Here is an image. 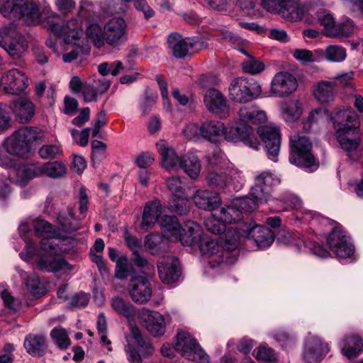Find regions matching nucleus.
I'll return each instance as SVG.
<instances>
[{
  "mask_svg": "<svg viewBox=\"0 0 363 363\" xmlns=\"http://www.w3.org/2000/svg\"><path fill=\"white\" fill-rule=\"evenodd\" d=\"M199 43L198 38H184L178 33H172L167 38L168 48L177 58H182L186 56L189 51Z\"/></svg>",
  "mask_w": 363,
  "mask_h": 363,
  "instance_id": "aec40b11",
  "label": "nucleus"
},
{
  "mask_svg": "<svg viewBox=\"0 0 363 363\" xmlns=\"http://www.w3.org/2000/svg\"><path fill=\"white\" fill-rule=\"evenodd\" d=\"M192 199L198 208L205 211H213L221 203L219 194L208 189L196 190L192 196Z\"/></svg>",
  "mask_w": 363,
  "mask_h": 363,
  "instance_id": "c756f323",
  "label": "nucleus"
},
{
  "mask_svg": "<svg viewBox=\"0 0 363 363\" xmlns=\"http://www.w3.org/2000/svg\"><path fill=\"white\" fill-rule=\"evenodd\" d=\"M157 267L160 278L164 284L176 281L181 274L179 260L174 257H164Z\"/></svg>",
  "mask_w": 363,
  "mask_h": 363,
  "instance_id": "bb28decb",
  "label": "nucleus"
},
{
  "mask_svg": "<svg viewBox=\"0 0 363 363\" xmlns=\"http://www.w3.org/2000/svg\"><path fill=\"white\" fill-rule=\"evenodd\" d=\"M91 5L89 2L81 1L78 16L67 21L63 20L61 16L53 11L50 7H45L43 11L45 16L43 25L55 36L64 37L66 41L79 39L83 33L82 18H86L91 16Z\"/></svg>",
  "mask_w": 363,
  "mask_h": 363,
  "instance_id": "7ed1b4c3",
  "label": "nucleus"
},
{
  "mask_svg": "<svg viewBox=\"0 0 363 363\" xmlns=\"http://www.w3.org/2000/svg\"><path fill=\"white\" fill-rule=\"evenodd\" d=\"M110 86V82L101 77L92 82L84 83L82 91V96L86 102H91L97 100L99 96L104 94Z\"/></svg>",
  "mask_w": 363,
  "mask_h": 363,
  "instance_id": "7c9ffc66",
  "label": "nucleus"
},
{
  "mask_svg": "<svg viewBox=\"0 0 363 363\" xmlns=\"http://www.w3.org/2000/svg\"><path fill=\"white\" fill-rule=\"evenodd\" d=\"M106 43L117 45L127 38V23L121 17H113L104 23Z\"/></svg>",
  "mask_w": 363,
  "mask_h": 363,
  "instance_id": "412c9836",
  "label": "nucleus"
},
{
  "mask_svg": "<svg viewBox=\"0 0 363 363\" xmlns=\"http://www.w3.org/2000/svg\"><path fill=\"white\" fill-rule=\"evenodd\" d=\"M247 224L240 230L237 228L230 227L225 231L224 236L222 238V247L225 252L233 251L238 248L240 244V239L242 236H245L243 230L245 229Z\"/></svg>",
  "mask_w": 363,
  "mask_h": 363,
  "instance_id": "a19ab883",
  "label": "nucleus"
},
{
  "mask_svg": "<svg viewBox=\"0 0 363 363\" xmlns=\"http://www.w3.org/2000/svg\"><path fill=\"white\" fill-rule=\"evenodd\" d=\"M11 172L16 177L14 182L25 185L31 179L40 177L39 163L23 164L11 169Z\"/></svg>",
  "mask_w": 363,
  "mask_h": 363,
  "instance_id": "473e14b6",
  "label": "nucleus"
},
{
  "mask_svg": "<svg viewBox=\"0 0 363 363\" xmlns=\"http://www.w3.org/2000/svg\"><path fill=\"white\" fill-rule=\"evenodd\" d=\"M262 93L261 85L254 79L237 77L230 84V99L237 103H247L257 99Z\"/></svg>",
  "mask_w": 363,
  "mask_h": 363,
  "instance_id": "6e6552de",
  "label": "nucleus"
},
{
  "mask_svg": "<svg viewBox=\"0 0 363 363\" xmlns=\"http://www.w3.org/2000/svg\"><path fill=\"white\" fill-rule=\"evenodd\" d=\"M280 113L282 119L286 123L297 121L303 113V107L300 101L291 99L280 104Z\"/></svg>",
  "mask_w": 363,
  "mask_h": 363,
  "instance_id": "4c0bfd02",
  "label": "nucleus"
},
{
  "mask_svg": "<svg viewBox=\"0 0 363 363\" xmlns=\"http://www.w3.org/2000/svg\"><path fill=\"white\" fill-rule=\"evenodd\" d=\"M125 242L128 247L133 251V262L139 268V270L147 277H151L155 274L154 264L149 262L139 254L141 248V242L135 236L125 235Z\"/></svg>",
  "mask_w": 363,
  "mask_h": 363,
  "instance_id": "393cba45",
  "label": "nucleus"
},
{
  "mask_svg": "<svg viewBox=\"0 0 363 363\" xmlns=\"http://www.w3.org/2000/svg\"><path fill=\"white\" fill-rule=\"evenodd\" d=\"M335 136L340 147L345 152H348V155L351 160H355L350 155V152L357 150L360 145V135L355 125L347 127L346 128H338L335 131Z\"/></svg>",
  "mask_w": 363,
  "mask_h": 363,
  "instance_id": "5701e85b",
  "label": "nucleus"
},
{
  "mask_svg": "<svg viewBox=\"0 0 363 363\" xmlns=\"http://www.w3.org/2000/svg\"><path fill=\"white\" fill-rule=\"evenodd\" d=\"M296 79L288 72L277 73L270 83L269 94L272 96L285 98L293 94L297 89Z\"/></svg>",
  "mask_w": 363,
  "mask_h": 363,
  "instance_id": "dca6fc26",
  "label": "nucleus"
},
{
  "mask_svg": "<svg viewBox=\"0 0 363 363\" xmlns=\"http://www.w3.org/2000/svg\"><path fill=\"white\" fill-rule=\"evenodd\" d=\"M104 24L99 22H89L86 26L85 35L88 41L96 47H102L106 42Z\"/></svg>",
  "mask_w": 363,
  "mask_h": 363,
  "instance_id": "ea45409f",
  "label": "nucleus"
},
{
  "mask_svg": "<svg viewBox=\"0 0 363 363\" xmlns=\"http://www.w3.org/2000/svg\"><path fill=\"white\" fill-rule=\"evenodd\" d=\"M316 19L321 26L324 27V33L330 37V32H333L335 26V21L333 16L325 11H318L316 13Z\"/></svg>",
  "mask_w": 363,
  "mask_h": 363,
  "instance_id": "052dcab7",
  "label": "nucleus"
},
{
  "mask_svg": "<svg viewBox=\"0 0 363 363\" xmlns=\"http://www.w3.org/2000/svg\"><path fill=\"white\" fill-rule=\"evenodd\" d=\"M157 150L161 157V164L167 170L179 169L182 165V157L177 155L175 150L169 146L167 141L161 140L156 144Z\"/></svg>",
  "mask_w": 363,
  "mask_h": 363,
  "instance_id": "cd10ccee",
  "label": "nucleus"
},
{
  "mask_svg": "<svg viewBox=\"0 0 363 363\" xmlns=\"http://www.w3.org/2000/svg\"><path fill=\"white\" fill-rule=\"evenodd\" d=\"M330 118L333 123L335 131L338 128L342 129L354 126L353 123L357 119V113L350 108H336L333 111Z\"/></svg>",
  "mask_w": 363,
  "mask_h": 363,
  "instance_id": "c9c22d12",
  "label": "nucleus"
},
{
  "mask_svg": "<svg viewBox=\"0 0 363 363\" xmlns=\"http://www.w3.org/2000/svg\"><path fill=\"white\" fill-rule=\"evenodd\" d=\"M206 180L209 186L217 189H224L230 184L227 167L209 170L206 176Z\"/></svg>",
  "mask_w": 363,
  "mask_h": 363,
  "instance_id": "79ce46f5",
  "label": "nucleus"
},
{
  "mask_svg": "<svg viewBox=\"0 0 363 363\" xmlns=\"http://www.w3.org/2000/svg\"><path fill=\"white\" fill-rule=\"evenodd\" d=\"M199 250L203 255L208 258L209 264L212 268L218 264L231 263L228 252H225L223 247H221L216 240L207 235H203Z\"/></svg>",
  "mask_w": 363,
  "mask_h": 363,
  "instance_id": "4468645a",
  "label": "nucleus"
},
{
  "mask_svg": "<svg viewBox=\"0 0 363 363\" xmlns=\"http://www.w3.org/2000/svg\"><path fill=\"white\" fill-rule=\"evenodd\" d=\"M238 117V123L229 127L225 133V139L230 142L242 141L253 150H259L260 144L257 138L252 136L250 124L266 122V112L256 106H245L240 109Z\"/></svg>",
  "mask_w": 363,
  "mask_h": 363,
  "instance_id": "20e7f679",
  "label": "nucleus"
},
{
  "mask_svg": "<svg viewBox=\"0 0 363 363\" xmlns=\"http://www.w3.org/2000/svg\"><path fill=\"white\" fill-rule=\"evenodd\" d=\"M14 111L21 123H27L33 116L35 108L33 103L26 99H21L14 104Z\"/></svg>",
  "mask_w": 363,
  "mask_h": 363,
  "instance_id": "3c124183",
  "label": "nucleus"
},
{
  "mask_svg": "<svg viewBox=\"0 0 363 363\" xmlns=\"http://www.w3.org/2000/svg\"><path fill=\"white\" fill-rule=\"evenodd\" d=\"M256 209V202L251 198L242 197L233 199L231 204L220 211V216L225 223H235L242 218V213Z\"/></svg>",
  "mask_w": 363,
  "mask_h": 363,
  "instance_id": "ddd939ff",
  "label": "nucleus"
},
{
  "mask_svg": "<svg viewBox=\"0 0 363 363\" xmlns=\"http://www.w3.org/2000/svg\"><path fill=\"white\" fill-rule=\"evenodd\" d=\"M257 133L264 144L268 158L277 162L281 147V136L279 129L269 125L260 126L257 129Z\"/></svg>",
  "mask_w": 363,
  "mask_h": 363,
  "instance_id": "f3484780",
  "label": "nucleus"
},
{
  "mask_svg": "<svg viewBox=\"0 0 363 363\" xmlns=\"http://www.w3.org/2000/svg\"><path fill=\"white\" fill-rule=\"evenodd\" d=\"M1 13L6 17L22 18L29 26H36L41 19L39 4L35 0H6L0 8Z\"/></svg>",
  "mask_w": 363,
  "mask_h": 363,
  "instance_id": "39448f33",
  "label": "nucleus"
},
{
  "mask_svg": "<svg viewBox=\"0 0 363 363\" xmlns=\"http://www.w3.org/2000/svg\"><path fill=\"white\" fill-rule=\"evenodd\" d=\"M328 351L326 343L317 337H312L306 342L303 358L308 363H318Z\"/></svg>",
  "mask_w": 363,
  "mask_h": 363,
  "instance_id": "c85d7f7f",
  "label": "nucleus"
},
{
  "mask_svg": "<svg viewBox=\"0 0 363 363\" xmlns=\"http://www.w3.org/2000/svg\"><path fill=\"white\" fill-rule=\"evenodd\" d=\"M23 345L26 352L33 357L44 355L47 347L45 336L38 334L26 335Z\"/></svg>",
  "mask_w": 363,
  "mask_h": 363,
  "instance_id": "e433bc0d",
  "label": "nucleus"
},
{
  "mask_svg": "<svg viewBox=\"0 0 363 363\" xmlns=\"http://www.w3.org/2000/svg\"><path fill=\"white\" fill-rule=\"evenodd\" d=\"M0 46L13 58H21L28 49L25 37L14 29H0Z\"/></svg>",
  "mask_w": 363,
  "mask_h": 363,
  "instance_id": "f8f14e48",
  "label": "nucleus"
},
{
  "mask_svg": "<svg viewBox=\"0 0 363 363\" xmlns=\"http://www.w3.org/2000/svg\"><path fill=\"white\" fill-rule=\"evenodd\" d=\"M20 277L25 281V284L28 290L34 296H40L44 293V288L39 281V279L35 274L28 275L27 272L20 269L16 268Z\"/></svg>",
  "mask_w": 363,
  "mask_h": 363,
  "instance_id": "603ef678",
  "label": "nucleus"
},
{
  "mask_svg": "<svg viewBox=\"0 0 363 363\" xmlns=\"http://www.w3.org/2000/svg\"><path fill=\"white\" fill-rule=\"evenodd\" d=\"M327 243L330 250L340 260L350 258L354 254V245L340 228L333 229L327 238Z\"/></svg>",
  "mask_w": 363,
  "mask_h": 363,
  "instance_id": "2eb2a0df",
  "label": "nucleus"
},
{
  "mask_svg": "<svg viewBox=\"0 0 363 363\" xmlns=\"http://www.w3.org/2000/svg\"><path fill=\"white\" fill-rule=\"evenodd\" d=\"M157 94L156 92L146 89L144 96L140 104V108L143 114L146 115L151 111L157 101Z\"/></svg>",
  "mask_w": 363,
  "mask_h": 363,
  "instance_id": "774afa93",
  "label": "nucleus"
},
{
  "mask_svg": "<svg viewBox=\"0 0 363 363\" xmlns=\"http://www.w3.org/2000/svg\"><path fill=\"white\" fill-rule=\"evenodd\" d=\"M279 15L290 21H300L303 18L305 11L309 9L304 5L298 4L295 0H286L280 9Z\"/></svg>",
  "mask_w": 363,
  "mask_h": 363,
  "instance_id": "58836bf2",
  "label": "nucleus"
},
{
  "mask_svg": "<svg viewBox=\"0 0 363 363\" xmlns=\"http://www.w3.org/2000/svg\"><path fill=\"white\" fill-rule=\"evenodd\" d=\"M229 127L225 128L224 124L218 121L207 120L201 125V135L204 140L216 143L223 134L225 136Z\"/></svg>",
  "mask_w": 363,
  "mask_h": 363,
  "instance_id": "72a5a7b5",
  "label": "nucleus"
},
{
  "mask_svg": "<svg viewBox=\"0 0 363 363\" xmlns=\"http://www.w3.org/2000/svg\"><path fill=\"white\" fill-rule=\"evenodd\" d=\"M290 147L289 161L291 164L306 169L316 165L315 158L311 152L312 144L306 137L291 136Z\"/></svg>",
  "mask_w": 363,
  "mask_h": 363,
  "instance_id": "423d86ee",
  "label": "nucleus"
},
{
  "mask_svg": "<svg viewBox=\"0 0 363 363\" xmlns=\"http://www.w3.org/2000/svg\"><path fill=\"white\" fill-rule=\"evenodd\" d=\"M28 78L21 71L13 69L6 72L1 79V86L9 94H20L28 87Z\"/></svg>",
  "mask_w": 363,
  "mask_h": 363,
  "instance_id": "a211bd4d",
  "label": "nucleus"
},
{
  "mask_svg": "<svg viewBox=\"0 0 363 363\" xmlns=\"http://www.w3.org/2000/svg\"><path fill=\"white\" fill-rule=\"evenodd\" d=\"M363 343L358 336H351L342 340V353L349 359L354 358L362 350Z\"/></svg>",
  "mask_w": 363,
  "mask_h": 363,
  "instance_id": "de8ad7c7",
  "label": "nucleus"
},
{
  "mask_svg": "<svg viewBox=\"0 0 363 363\" xmlns=\"http://www.w3.org/2000/svg\"><path fill=\"white\" fill-rule=\"evenodd\" d=\"M242 69L244 72L257 74L264 70L265 65L262 62L251 57L249 60L242 63Z\"/></svg>",
  "mask_w": 363,
  "mask_h": 363,
  "instance_id": "69168bd1",
  "label": "nucleus"
},
{
  "mask_svg": "<svg viewBox=\"0 0 363 363\" xmlns=\"http://www.w3.org/2000/svg\"><path fill=\"white\" fill-rule=\"evenodd\" d=\"M280 183V179L269 171H264L258 174L255 179V184L252 186L250 194L256 204L257 203H274V212L287 211L292 208L301 207V201L298 197L289 194L278 199L272 196L273 189Z\"/></svg>",
  "mask_w": 363,
  "mask_h": 363,
  "instance_id": "f03ea898",
  "label": "nucleus"
},
{
  "mask_svg": "<svg viewBox=\"0 0 363 363\" xmlns=\"http://www.w3.org/2000/svg\"><path fill=\"white\" fill-rule=\"evenodd\" d=\"M18 230L21 237L23 238L26 242L24 252H21L20 256L28 262H31L33 260H35L36 262L38 258V248L34 245L33 242L26 237V233L30 230V227L28 226L27 223H22L19 226Z\"/></svg>",
  "mask_w": 363,
  "mask_h": 363,
  "instance_id": "37998d69",
  "label": "nucleus"
},
{
  "mask_svg": "<svg viewBox=\"0 0 363 363\" xmlns=\"http://www.w3.org/2000/svg\"><path fill=\"white\" fill-rule=\"evenodd\" d=\"M42 137L38 128L26 127L19 129L5 141L9 151L18 157L26 156L30 151V144Z\"/></svg>",
  "mask_w": 363,
  "mask_h": 363,
  "instance_id": "0eeeda50",
  "label": "nucleus"
},
{
  "mask_svg": "<svg viewBox=\"0 0 363 363\" xmlns=\"http://www.w3.org/2000/svg\"><path fill=\"white\" fill-rule=\"evenodd\" d=\"M322 51L316 50L313 51L306 49H298L294 52L293 56L303 65L318 61Z\"/></svg>",
  "mask_w": 363,
  "mask_h": 363,
  "instance_id": "13d9d810",
  "label": "nucleus"
},
{
  "mask_svg": "<svg viewBox=\"0 0 363 363\" xmlns=\"http://www.w3.org/2000/svg\"><path fill=\"white\" fill-rule=\"evenodd\" d=\"M50 336L60 349H66L70 345V340L67 333L62 327L54 328L51 330Z\"/></svg>",
  "mask_w": 363,
  "mask_h": 363,
  "instance_id": "680f3d73",
  "label": "nucleus"
},
{
  "mask_svg": "<svg viewBox=\"0 0 363 363\" xmlns=\"http://www.w3.org/2000/svg\"><path fill=\"white\" fill-rule=\"evenodd\" d=\"M57 223V228L44 220L36 219L33 223L35 234L42 238L37 251L36 265L43 271L56 272L72 269V266L60 256V253L67 250L60 246L62 240L67 238L60 235V230L66 233L74 232L80 228L79 222L74 218L73 211L69 210L67 214L59 215Z\"/></svg>",
  "mask_w": 363,
  "mask_h": 363,
  "instance_id": "f257e3e1",
  "label": "nucleus"
},
{
  "mask_svg": "<svg viewBox=\"0 0 363 363\" xmlns=\"http://www.w3.org/2000/svg\"><path fill=\"white\" fill-rule=\"evenodd\" d=\"M135 271L133 264L126 258L121 257L118 259L116 268V277L124 279L130 275L134 276Z\"/></svg>",
  "mask_w": 363,
  "mask_h": 363,
  "instance_id": "4d7b16f0",
  "label": "nucleus"
},
{
  "mask_svg": "<svg viewBox=\"0 0 363 363\" xmlns=\"http://www.w3.org/2000/svg\"><path fill=\"white\" fill-rule=\"evenodd\" d=\"M169 206L174 213L184 215L189 211V199L186 194L172 196Z\"/></svg>",
  "mask_w": 363,
  "mask_h": 363,
  "instance_id": "6e6d98bb",
  "label": "nucleus"
},
{
  "mask_svg": "<svg viewBox=\"0 0 363 363\" xmlns=\"http://www.w3.org/2000/svg\"><path fill=\"white\" fill-rule=\"evenodd\" d=\"M182 165L179 169H182L190 178L196 179L200 174L201 166L198 157L194 153H187L182 156Z\"/></svg>",
  "mask_w": 363,
  "mask_h": 363,
  "instance_id": "c03bdc74",
  "label": "nucleus"
},
{
  "mask_svg": "<svg viewBox=\"0 0 363 363\" xmlns=\"http://www.w3.org/2000/svg\"><path fill=\"white\" fill-rule=\"evenodd\" d=\"M106 145L101 141L95 140L91 143V158L94 165L99 164L106 157Z\"/></svg>",
  "mask_w": 363,
  "mask_h": 363,
  "instance_id": "e2e57ef3",
  "label": "nucleus"
},
{
  "mask_svg": "<svg viewBox=\"0 0 363 363\" xmlns=\"http://www.w3.org/2000/svg\"><path fill=\"white\" fill-rule=\"evenodd\" d=\"M111 308L118 315L125 318H130L135 315V307L123 298L116 296L111 298Z\"/></svg>",
  "mask_w": 363,
  "mask_h": 363,
  "instance_id": "8fccbe9b",
  "label": "nucleus"
},
{
  "mask_svg": "<svg viewBox=\"0 0 363 363\" xmlns=\"http://www.w3.org/2000/svg\"><path fill=\"white\" fill-rule=\"evenodd\" d=\"M174 350L180 352L182 357L189 360L200 363H208L209 362L208 354L189 333L184 331L178 333Z\"/></svg>",
  "mask_w": 363,
  "mask_h": 363,
  "instance_id": "1a4fd4ad",
  "label": "nucleus"
},
{
  "mask_svg": "<svg viewBox=\"0 0 363 363\" xmlns=\"http://www.w3.org/2000/svg\"><path fill=\"white\" fill-rule=\"evenodd\" d=\"M139 318L153 336L157 337L164 334V318L159 312L143 308L139 313Z\"/></svg>",
  "mask_w": 363,
  "mask_h": 363,
  "instance_id": "b1692460",
  "label": "nucleus"
},
{
  "mask_svg": "<svg viewBox=\"0 0 363 363\" xmlns=\"http://www.w3.org/2000/svg\"><path fill=\"white\" fill-rule=\"evenodd\" d=\"M166 185L174 196L186 194L184 188V182L179 177L172 176L167 178Z\"/></svg>",
  "mask_w": 363,
  "mask_h": 363,
  "instance_id": "0e129e2a",
  "label": "nucleus"
},
{
  "mask_svg": "<svg viewBox=\"0 0 363 363\" xmlns=\"http://www.w3.org/2000/svg\"><path fill=\"white\" fill-rule=\"evenodd\" d=\"M243 232L247 238L254 240L259 248L267 247L274 242V234L267 227L250 223Z\"/></svg>",
  "mask_w": 363,
  "mask_h": 363,
  "instance_id": "a878e982",
  "label": "nucleus"
},
{
  "mask_svg": "<svg viewBox=\"0 0 363 363\" xmlns=\"http://www.w3.org/2000/svg\"><path fill=\"white\" fill-rule=\"evenodd\" d=\"M204 226L206 230L211 233L218 235L225 232L227 229L226 225L220 216H217L216 214H211L204 219Z\"/></svg>",
  "mask_w": 363,
  "mask_h": 363,
  "instance_id": "5fc2aeb1",
  "label": "nucleus"
},
{
  "mask_svg": "<svg viewBox=\"0 0 363 363\" xmlns=\"http://www.w3.org/2000/svg\"><path fill=\"white\" fill-rule=\"evenodd\" d=\"M128 291L132 300L137 303H147L152 296L150 283L145 276H133Z\"/></svg>",
  "mask_w": 363,
  "mask_h": 363,
  "instance_id": "4be33fe9",
  "label": "nucleus"
},
{
  "mask_svg": "<svg viewBox=\"0 0 363 363\" xmlns=\"http://www.w3.org/2000/svg\"><path fill=\"white\" fill-rule=\"evenodd\" d=\"M354 30V24L351 20L336 24L333 32H330V37L335 38H347L351 35Z\"/></svg>",
  "mask_w": 363,
  "mask_h": 363,
  "instance_id": "bf43d9fd",
  "label": "nucleus"
},
{
  "mask_svg": "<svg viewBox=\"0 0 363 363\" xmlns=\"http://www.w3.org/2000/svg\"><path fill=\"white\" fill-rule=\"evenodd\" d=\"M160 225L163 232L168 239L175 240L177 237L179 236L182 226L179 223L178 219L175 216H164L161 218Z\"/></svg>",
  "mask_w": 363,
  "mask_h": 363,
  "instance_id": "a18cd8bd",
  "label": "nucleus"
},
{
  "mask_svg": "<svg viewBox=\"0 0 363 363\" xmlns=\"http://www.w3.org/2000/svg\"><path fill=\"white\" fill-rule=\"evenodd\" d=\"M203 102L211 113L220 118H225L229 116L230 107L226 99L218 89H208L204 95Z\"/></svg>",
  "mask_w": 363,
  "mask_h": 363,
  "instance_id": "6ab92c4d",
  "label": "nucleus"
},
{
  "mask_svg": "<svg viewBox=\"0 0 363 363\" xmlns=\"http://www.w3.org/2000/svg\"><path fill=\"white\" fill-rule=\"evenodd\" d=\"M324 56L328 62L340 63L345 60L347 50L340 45H330L325 48Z\"/></svg>",
  "mask_w": 363,
  "mask_h": 363,
  "instance_id": "864d4df0",
  "label": "nucleus"
},
{
  "mask_svg": "<svg viewBox=\"0 0 363 363\" xmlns=\"http://www.w3.org/2000/svg\"><path fill=\"white\" fill-rule=\"evenodd\" d=\"M40 177L47 176L50 178H59L65 174L67 168L65 164L60 161L39 163Z\"/></svg>",
  "mask_w": 363,
  "mask_h": 363,
  "instance_id": "09e8293b",
  "label": "nucleus"
},
{
  "mask_svg": "<svg viewBox=\"0 0 363 363\" xmlns=\"http://www.w3.org/2000/svg\"><path fill=\"white\" fill-rule=\"evenodd\" d=\"M327 111L325 109L319 108L310 112L307 121L303 123V129L306 131L311 130L313 124L319 123L327 117Z\"/></svg>",
  "mask_w": 363,
  "mask_h": 363,
  "instance_id": "338daca9",
  "label": "nucleus"
},
{
  "mask_svg": "<svg viewBox=\"0 0 363 363\" xmlns=\"http://www.w3.org/2000/svg\"><path fill=\"white\" fill-rule=\"evenodd\" d=\"M163 208L159 200L147 202L143 210L141 227L143 229H148L152 228L156 222H160Z\"/></svg>",
  "mask_w": 363,
  "mask_h": 363,
  "instance_id": "2f4dec72",
  "label": "nucleus"
},
{
  "mask_svg": "<svg viewBox=\"0 0 363 363\" xmlns=\"http://www.w3.org/2000/svg\"><path fill=\"white\" fill-rule=\"evenodd\" d=\"M202 237L200 226L193 221H188L182 226L179 236L175 240H179L183 245L191 246L200 242Z\"/></svg>",
  "mask_w": 363,
  "mask_h": 363,
  "instance_id": "f704fd0d",
  "label": "nucleus"
},
{
  "mask_svg": "<svg viewBox=\"0 0 363 363\" xmlns=\"http://www.w3.org/2000/svg\"><path fill=\"white\" fill-rule=\"evenodd\" d=\"M174 350L180 352L182 357L189 360L200 363H208L209 362L208 354L189 333L184 331L178 333Z\"/></svg>",
  "mask_w": 363,
  "mask_h": 363,
  "instance_id": "9b49d317",
  "label": "nucleus"
},
{
  "mask_svg": "<svg viewBox=\"0 0 363 363\" xmlns=\"http://www.w3.org/2000/svg\"><path fill=\"white\" fill-rule=\"evenodd\" d=\"M174 350L180 352L182 357L189 360L200 363H208L209 362L208 354L189 333L184 331L178 333Z\"/></svg>",
  "mask_w": 363,
  "mask_h": 363,
  "instance_id": "9d476101",
  "label": "nucleus"
},
{
  "mask_svg": "<svg viewBox=\"0 0 363 363\" xmlns=\"http://www.w3.org/2000/svg\"><path fill=\"white\" fill-rule=\"evenodd\" d=\"M335 86V82L321 81L314 90V96L321 103L330 102L334 99Z\"/></svg>",
  "mask_w": 363,
  "mask_h": 363,
  "instance_id": "49530a36",
  "label": "nucleus"
}]
</instances>
